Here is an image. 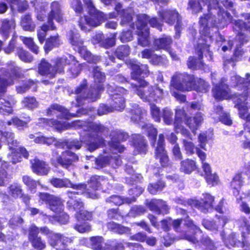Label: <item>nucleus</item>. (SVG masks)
Returning a JSON list of instances; mask_svg holds the SVG:
<instances>
[{
  "label": "nucleus",
  "mask_w": 250,
  "mask_h": 250,
  "mask_svg": "<svg viewBox=\"0 0 250 250\" xmlns=\"http://www.w3.org/2000/svg\"><path fill=\"white\" fill-rule=\"evenodd\" d=\"M200 1L205 4H207L208 2V8L209 12L211 9L216 11L217 8L219 9L218 20H214V17L211 16L213 12L208 15H204L203 17H201L199 21L201 26L200 31L203 39L199 40L197 48L199 60L197 61L196 59L190 57L189 58L188 62V67L193 69L203 68V63L200 61L203 58V53H208L209 59L210 60L212 59V54L209 51V44H208L212 40V36L210 35V33L208 32L209 27L214 26L217 28H223L232 20L230 14L220 8V3L217 0H200Z\"/></svg>",
  "instance_id": "1"
},
{
  "label": "nucleus",
  "mask_w": 250,
  "mask_h": 250,
  "mask_svg": "<svg viewBox=\"0 0 250 250\" xmlns=\"http://www.w3.org/2000/svg\"><path fill=\"white\" fill-rule=\"evenodd\" d=\"M129 66L132 69L131 78L136 80L137 83L131 84L132 88L137 94L144 101L156 102L162 99L163 90L157 85L147 86V83L142 78L147 76L149 73L146 64L139 65L135 62L131 61Z\"/></svg>",
  "instance_id": "2"
},
{
  "label": "nucleus",
  "mask_w": 250,
  "mask_h": 250,
  "mask_svg": "<svg viewBox=\"0 0 250 250\" xmlns=\"http://www.w3.org/2000/svg\"><path fill=\"white\" fill-rule=\"evenodd\" d=\"M161 223L162 228L165 231L169 230L170 226L172 225L175 231H183L184 234L182 238L186 239L193 244L198 243L200 240L207 247V250H215L216 249L211 240L207 236H202V232L200 229L194 225L188 217L185 219L174 220L169 218L162 220Z\"/></svg>",
  "instance_id": "3"
},
{
  "label": "nucleus",
  "mask_w": 250,
  "mask_h": 250,
  "mask_svg": "<svg viewBox=\"0 0 250 250\" xmlns=\"http://www.w3.org/2000/svg\"><path fill=\"white\" fill-rule=\"evenodd\" d=\"M7 67L0 68V113L3 115L12 113V107L16 103L13 96L4 97L7 86L13 84L21 75L20 68L15 62L8 63Z\"/></svg>",
  "instance_id": "4"
},
{
  "label": "nucleus",
  "mask_w": 250,
  "mask_h": 250,
  "mask_svg": "<svg viewBox=\"0 0 250 250\" xmlns=\"http://www.w3.org/2000/svg\"><path fill=\"white\" fill-rule=\"evenodd\" d=\"M209 85L204 80L195 78L186 73H176L172 77L170 89L171 94L181 102L186 101V97L175 90L188 91L195 90L205 93L208 91Z\"/></svg>",
  "instance_id": "5"
},
{
  "label": "nucleus",
  "mask_w": 250,
  "mask_h": 250,
  "mask_svg": "<svg viewBox=\"0 0 250 250\" xmlns=\"http://www.w3.org/2000/svg\"><path fill=\"white\" fill-rule=\"evenodd\" d=\"M66 64L74 65V68L71 67L68 71L70 73L69 77H77L81 70V66L78 64V62L75 60V58L70 54H68L67 56L57 58L54 67H53L45 60H42L39 65L38 72L42 75L52 78L55 77L57 73H61L62 72L64 66Z\"/></svg>",
  "instance_id": "6"
},
{
  "label": "nucleus",
  "mask_w": 250,
  "mask_h": 250,
  "mask_svg": "<svg viewBox=\"0 0 250 250\" xmlns=\"http://www.w3.org/2000/svg\"><path fill=\"white\" fill-rule=\"evenodd\" d=\"M93 76L94 78V84L93 87L87 93L86 88L87 81L84 79L81 84L77 87L75 90V94L78 95L77 97V104H81V99H89L91 101H96L99 98L100 93L103 91V83L105 81V76L103 73L100 68L98 67L93 69Z\"/></svg>",
  "instance_id": "7"
},
{
  "label": "nucleus",
  "mask_w": 250,
  "mask_h": 250,
  "mask_svg": "<svg viewBox=\"0 0 250 250\" xmlns=\"http://www.w3.org/2000/svg\"><path fill=\"white\" fill-rule=\"evenodd\" d=\"M84 130L86 132L83 135H81V141L86 144L90 151L96 150L104 144L103 138L98 134L107 132L106 127L100 123L89 122Z\"/></svg>",
  "instance_id": "8"
},
{
  "label": "nucleus",
  "mask_w": 250,
  "mask_h": 250,
  "mask_svg": "<svg viewBox=\"0 0 250 250\" xmlns=\"http://www.w3.org/2000/svg\"><path fill=\"white\" fill-rule=\"evenodd\" d=\"M203 120L204 118L201 112L197 113L193 119L191 118H188L184 109H177L176 110L175 113V120L174 123V128L177 133H181L184 136L189 137L191 139L189 132L183 125L184 121L192 132L194 133L195 130L201 125Z\"/></svg>",
  "instance_id": "9"
},
{
  "label": "nucleus",
  "mask_w": 250,
  "mask_h": 250,
  "mask_svg": "<svg viewBox=\"0 0 250 250\" xmlns=\"http://www.w3.org/2000/svg\"><path fill=\"white\" fill-rule=\"evenodd\" d=\"M230 84L232 86L238 88H244V92L238 94L239 97L235 101V106L238 109L240 117L247 121L246 126H250V114L247 115L248 108L245 104L248 95V90L250 89V81L245 82L244 78L237 75L231 76L230 79Z\"/></svg>",
  "instance_id": "10"
},
{
  "label": "nucleus",
  "mask_w": 250,
  "mask_h": 250,
  "mask_svg": "<svg viewBox=\"0 0 250 250\" xmlns=\"http://www.w3.org/2000/svg\"><path fill=\"white\" fill-rule=\"evenodd\" d=\"M86 6L90 17H81L79 21V25L81 30L87 32L90 30V27H96L101 22L107 19V16L97 10L94 5L92 0H83Z\"/></svg>",
  "instance_id": "11"
},
{
  "label": "nucleus",
  "mask_w": 250,
  "mask_h": 250,
  "mask_svg": "<svg viewBox=\"0 0 250 250\" xmlns=\"http://www.w3.org/2000/svg\"><path fill=\"white\" fill-rule=\"evenodd\" d=\"M107 90L112 97L113 103L112 106L106 104H102L98 109L99 115H103L113 111L114 110L121 111L125 107L124 98L121 95L126 93V90L122 87H114L111 85H108Z\"/></svg>",
  "instance_id": "12"
},
{
  "label": "nucleus",
  "mask_w": 250,
  "mask_h": 250,
  "mask_svg": "<svg viewBox=\"0 0 250 250\" xmlns=\"http://www.w3.org/2000/svg\"><path fill=\"white\" fill-rule=\"evenodd\" d=\"M131 120L132 121L137 124H139L142 128L145 129L147 132V136L151 140V144L152 146L154 145V141L156 137L157 131L153 125L151 124L144 123L142 121L143 119L144 113L138 105L135 104L133 108L131 109Z\"/></svg>",
  "instance_id": "13"
},
{
  "label": "nucleus",
  "mask_w": 250,
  "mask_h": 250,
  "mask_svg": "<svg viewBox=\"0 0 250 250\" xmlns=\"http://www.w3.org/2000/svg\"><path fill=\"white\" fill-rule=\"evenodd\" d=\"M137 19L136 26L138 30V44L143 47L147 46L150 44V37L149 29L146 26V16L145 14L139 15Z\"/></svg>",
  "instance_id": "14"
},
{
  "label": "nucleus",
  "mask_w": 250,
  "mask_h": 250,
  "mask_svg": "<svg viewBox=\"0 0 250 250\" xmlns=\"http://www.w3.org/2000/svg\"><path fill=\"white\" fill-rule=\"evenodd\" d=\"M67 196L69 200L67 201V204L69 207H73L74 210L77 211L76 217L79 221L89 220L92 218L91 213L82 209L83 207V203L79 199L74 198L75 192H68Z\"/></svg>",
  "instance_id": "15"
},
{
  "label": "nucleus",
  "mask_w": 250,
  "mask_h": 250,
  "mask_svg": "<svg viewBox=\"0 0 250 250\" xmlns=\"http://www.w3.org/2000/svg\"><path fill=\"white\" fill-rule=\"evenodd\" d=\"M159 16L167 23L172 25L176 21V24L175 26L176 30V37H180V31L182 28L181 18L177 11L175 10H168L161 11L158 12Z\"/></svg>",
  "instance_id": "16"
},
{
  "label": "nucleus",
  "mask_w": 250,
  "mask_h": 250,
  "mask_svg": "<svg viewBox=\"0 0 250 250\" xmlns=\"http://www.w3.org/2000/svg\"><path fill=\"white\" fill-rule=\"evenodd\" d=\"M50 183L54 187L57 188H70L75 190V195L77 194H82L83 192L85 187L82 183L78 184H73L68 178H52L50 180ZM68 192H70L68 191Z\"/></svg>",
  "instance_id": "17"
},
{
  "label": "nucleus",
  "mask_w": 250,
  "mask_h": 250,
  "mask_svg": "<svg viewBox=\"0 0 250 250\" xmlns=\"http://www.w3.org/2000/svg\"><path fill=\"white\" fill-rule=\"evenodd\" d=\"M246 21L239 20L235 21L233 29L235 30L237 35L236 36L237 40H239L240 44L241 45L245 42H247L249 39L246 36L243 31H248L250 32V14H246L245 15Z\"/></svg>",
  "instance_id": "18"
},
{
  "label": "nucleus",
  "mask_w": 250,
  "mask_h": 250,
  "mask_svg": "<svg viewBox=\"0 0 250 250\" xmlns=\"http://www.w3.org/2000/svg\"><path fill=\"white\" fill-rule=\"evenodd\" d=\"M203 202L195 199H190L187 203L192 208H197L203 212H207L212 208L214 198L208 193L203 194Z\"/></svg>",
  "instance_id": "19"
},
{
  "label": "nucleus",
  "mask_w": 250,
  "mask_h": 250,
  "mask_svg": "<svg viewBox=\"0 0 250 250\" xmlns=\"http://www.w3.org/2000/svg\"><path fill=\"white\" fill-rule=\"evenodd\" d=\"M82 113H81L79 111L77 113H70L68 111L63 107L58 104H54L50 106L48 109L47 113L48 115L54 116L55 115L57 117L60 118H64L65 119H69L72 117H76L79 116L80 114H85L86 112L82 109Z\"/></svg>",
  "instance_id": "20"
},
{
  "label": "nucleus",
  "mask_w": 250,
  "mask_h": 250,
  "mask_svg": "<svg viewBox=\"0 0 250 250\" xmlns=\"http://www.w3.org/2000/svg\"><path fill=\"white\" fill-rule=\"evenodd\" d=\"M111 136H112V142L110 147L112 152L116 153L117 152L124 151L125 147L120 144L119 142L126 140L128 136L127 134L120 130H116L113 132Z\"/></svg>",
  "instance_id": "21"
},
{
  "label": "nucleus",
  "mask_w": 250,
  "mask_h": 250,
  "mask_svg": "<svg viewBox=\"0 0 250 250\" xmlns=\"http://www.w3.org/2000/svg\"><path fill=\"white\" fill-rule=\"evenodd\" d=\"M89 245L93 250H123L124 246L122 243L118 244L116 248L105 245L103 247L104 239L102 236H93L89 238Z\"/></svg>",
  "instance_id": "22"
},
{
  "label": "nucleus",
  "mask_w": 250,
  "mask_h": 250,
  "mask_svg": "<svg viewBox=\"0 0 250 250\" xmlns=\"http://www.w3.org/2000/svg\"><path fill=\"white\" fill-rule=\"evenodd\" d=\"M17 147L12 146L9 147L10 152L7 154V158L8 160L13 164L21 161V155L25 158H27L29 155L28 152L24 147L22 146Z\"/></svg>",
  "instance_id": "23"
},
{
  "label": "nucleus",
  "mask_w": 250,
  "mask_h": 250,
  "mask_svg": "<svg viewBox=\"0 0 250 250\" xmlns=\"http://www.w3.org/2000/svg\"><path fill=\"white\" fill-rule=\"evenodd\" d=\"M164 136L162 134L159 135V139L155 149V156L159 159L160 162L163 167L167 166L168 160L166 151L165 150Z\"/></svg>",
  "instance_id": "24"
},
{
  "label": "nucleus",
  "mask_w": 250,
  "mask_h": 250,
  "mask_svg": "<svg viewBox=\"0 0 250 250\" xmlns=\"http://www.w3.org/2000/svg\"><path fill=\"white\" fill-rule=\"evenodd\" d=\"M95 163L98 168H102L108 164L115 168L121 165L122 161L119 155L115 154L110 157L105 156H99L95 160Z\"/></svg>",
  "instance_id": "25"
},
{
  "label": "nucleus",
  "mask_w": 250,
  "mask_h": 250,
  "mask_svg": "<svg viewBox=\"0 0 250 250\" xmlns=\"http://www.w3.org/2000/svg\"><path fill=\"white\" fill-rule=\"evenodd\" d=\"M224 79L216 84L212 89L213 96L218 100H222L229 98V89L228 85L224 83Z\"/></svg>",
  "instance_id": "26"
},
{
  "label": "nucleus",
  "mask_w": 250,
  "mask_h": 250,
  "mask_svg": "<svg viewBox=\"0 0 250 250\" xmlns=\"http://www.w3.org/2000/svg\"><path fill=\"white\" fill-rule=\"evenodd\" d=\"M146 205L151 210L158 214H165L168 212V207L162 200L152 199L150 201L146 200Z\"/></svg>",
  "instance_id": "27"
},
{
  "label": "nucleus",
  "mask_w": 250,
  "mask_h": 250,
  "mask_svg": "<svg viewBox=\"0 0 250 250\" xmlns=\"http://www.w3.org/2000/svg\"><path fill=\"white\" fill-rule=\"evenodd\" d=\"M83 184L85 186V188L81 194H83L86 197L92 199L96 198L98 197L96 191L98 189L101 185L98 177H92L88 182V188L84 184Z\"/></svg>",
  "instance_id": "28"
},
{
  "label": "nucleus",
  "mask_w": 250,
  "mask_h": 250,
  "mask_svg": "<svg viewBox=\"0 0 250 250\" xmlns=\"http://www.w3.org/2000/svg\"><path fill=\"white\" fill-rule=\"evenodd\" d=\"M78 157L72 152L66 150L56 158L57 162L63 167L67 168L73 162L77 161Z\"/></svg>",
  "instance_id": "29"
},
{
  "label": "nucleus",
  "mask_w": 250,
  "mask_h": 250,
  "mask_svg": "<svg viewBox=\"0 0 250 250\" xmlns=\"http://www.w3.org/2000/svg\"><path fill=\"white\" fill-rule=\"evenodd\" d=\"M51 10L48 15V23L53 22V20H55L59 23H62L63 18L61 9V5L58 1L52 2L50 6Z\"/></svg>",
  "instance_id": "30"
},
{
  "label": "nucleus",
  "mask_w": 250,
  "mask_h": 250,
  "mask_svg": "<svg viewBox=\"0 0 250 250\" xmlns=\"http://www.w3.org/2000/svg\"><path fill=\"white\" fill-rule=\"evenodd\" d=\"M122 5L118 3L116 5L115 9L121 18V24L125 25L129 23L132 20V16L134 15V11L132 8H128L126 9L121 10Z\"/></svg>",
  "instance_id": "31"
},
{
  "label": "nucleus",
  "mask_w": 250,
  "mask_h": 250,
  "mask_svg": "<svg viewBox=\"0 0 250 250\" xmlns=\"http://www.w3.org/2000/svg\"><path fill=\"white\" fill-rule=\"evenodd\" d=\"M216 219V220L214 221L204 219L202 224L206 229L216 231L219 228H222L225 226L227 222V218L225 217H222Z\"/></svg>",
  "instance_id": "32"
},
{
  "label": "nucleus",
  "mask_w": 250,
  "mask_h": 250,
  "mask_svg": "<svg viewBox=\"0 0 250 250\" xmlns=\"http://www.w3.org/2000/svg\"><path fill=\"white\" fill-rule=\"evenodd\" d=\"M172 40L171 37L164 35L162 38L155 39L153 41V46L156 50L163 49L169 51L170 49Z\"/></svg>",
  "instance_id": "33"
},
{
  "label": "nucleus",
  "mask_w": 250,
  "mask_h": 250,
  "mask_svg": "<svg viewBox=\"0 0 250 250\" xmlns=\"http://www.w3.org/2000/svg\"><path fill=\"white\" fill-rule=\"evenodd\" d=\"M31 163L33 172L39 175H47L50 170L48 165L42 161L35 159Z\"/></svg>",
  "instance_id": "34"
},
{
  "label": "nucleus",
  "mask_w": 250,
  "mask_h": 250,
  "mask_svg": "<svg viewBox=\"0 0 250 250\" xmlns=\"http://www.w3.org/2000/svg\"><path fill=\"white\" fill-rule=\"evenodd\" d=\"M29 139H34L36 143L43 144L47 145L54 144L58 147H63V144L57 141L53 137H46L44 136H37L35 137L34 134H30L29 135Z\"/></svg>",
  "instance_id": "35"
},
{
  "label": "nucleus",
  "mask_w": 250,
  "mask_h": 250,
  "mask_svg": "<svg viewBox=\"0 0 250 250\" xmlns=\"http://www.w3.org/2000/svg\"><path fill=\"white\" fill-rule=\"evenodd\" d=\"M16 26L14 20H4L2 21L0 28V33L5 38L9 37L10 34L13 32Z\"/></svg>",
  "instance_id": "36"
},
{
  "label": "nucleus",
  "mask_w": 250,
  "mask_h": 250,
  "mask_svg": "<svg viewBox=\"0 0 250 250\" xmlns=\"http://www.w3.org/2000/svg\"><path fill=\"white\" fill-rule=\"evenodd\" d=\"M133 143L135 149L140 153H146L147 150L146 142L144 138L139 134L133 136Z\"/></svg>",
  "instance_id": "37"
},
{
  "label": "nucleus",
  "mask_w": 250,
  "mask_h": 250,
  "mask_svg": "<svg viewBox=\"0 0 250 250\" xmlns=\"http://www.w3.org/2000/svg\"><path fill=\"white\" fill-rule=\"evenodd\" d=\"M80 55L85 60L89 62L97 63L100 60V57L97 56H93L90 52H89L86 48L81 45L79 48H77Z\"/></svg>",
  "instance_id": "38"
},
{
  "label": "nucleus",
  "mask_w": 250,
  "mask_h": 250,
  "mask_svg": "<svg viewBox=\"0 0 250 250\" xmlns=\"http://www.w3.org/2000/svg\"><path fill=\"white\" fill-rule=\"evenodd\" d=\"M107 202L112 203L116 206H120L123 204H131L135 202L134 198L125 197L122 198L118 195H112L106 200Z\"/></svg>",
  "instance_id": "39"
},
{
  "label": "nucleus",
  "mask_w": 250,
  "mask_h": 250,
  "mask_svg": "<svg viewBox=\"0 0 250 250\" xmlns=\"http://www.w3.org/2000/svg\"><path fill=\"white\" fill-rule=\"evenodd\" d=\"M7 193L10 197L14 199L21 197L22 195V189L21 185L17 183L10 185L7 188Z\"/></svg>",
  "instance_id": "40"
},
{
  "label": "nucleus",
  "mask_w": 250,
  "mask_h": 250,
  "mask_svg": "<svg viewBox=\"0 0 250 250\" xmlns=\"http://www.w3.org/2000/svg\"><path fill=\"white\" fill-rule=\"evenodd\" d=\"M197 168L196 162L191 159H186L181 162L180 171L186 174H190Z\"/></svg>",
  "instance_id": "41"
},
{
  "label": "nucleus",
  "mask_w": 250,
  "mask_h": 250,
  "mask_svg": "<svg viewBox=\"0 0 250 250\" xmlns=\"http://www.w3.org/2000/svg\"><path fill=\"white\" fill-rule=\"evenodd\" d=\"M39 124L42 125V124H43V126L47 125L54 127L55 128L59 131H61L65 128V125L64 124L61 122H58L54 120H48L45 118H41L39 119Z\"/></svg>",
  "instance_id": "42"
},
{
  "label": "nucleus",
  "mask_w": 250,
  "mask_h": 250,
  "mask_svg": "<svg viewBox=\"0 0 250 250\" xmlns=\"http://www.w3.org/2000/svg\"><path fill=\"white\" fill-rule=\"evenodd\" d=\"M61 42L58 35L50 37L45 42L44 49L47 54L55 47H58L61 44Z\"/></svg>",
  "instance_id": "43"
},
{
  "label": "nucleus",
  "mask_w": 250,
  "mask_h": 250,
  "mask_svg": "<svg viewBox=\"0 0 250 250\" xmlns=\"http://www.w3.org/2000/svg\"><path fill=\"white\" fill-rule=\"evenodd\" d=\"M49 208L51 210L55 212H61L63 210V206L61 200L56 196H54L51 198L50 202H49Z\"/></svg>",
  "instance_id": "44"
},
{
  "label": "nucleus",
  "mask_w": 250,
  "mask_h": 250,
  "mask_svg": "<svg viewBox=\"0 0 250 250\" xmlns=\"http://www.w3.org/2000/svg\"><path fill=\"white\" fill-rule=\"evenodd\" d=\"M55 29V26L53 25V22L49 24H43L41 28L38 30V38L40 43H42L44 41V38L46 36V32L49 30H54Z\"/></svg>",
  "instance_id": "45"
},
{
  "label": "nucleus",
  "mask_w": 250,
  "mask_h": 250,
  "mask_svg": "<svg viewBox=\"0 0 250 250\" xmlns=\"http://www.w3.org/2000/svg\"><path fill=\"white\" fill-rule=\"evenodd\" d=\"M243 180L242 174H236L233 178L231 182V187L233 189V194L234 195H237L239 193V189L242 185Z\"/></svg>",
  "instance_id": "46"
},
{
  "label": "nucleus",
  "mask_w": 250,
  "mask_h": 250,
  "mask_svg": "<svg viewBox=\"0 0 250 250\" xmlns=\"http://www.w3.org/2000/svg\"><path fill=\"white\" fill-rule=\"evenodd\" d=\"M36 2L35 6L37 18L39 21H43L46 16V8L47 4L46 2L42 3L41 4L38 3L37 1Z\"/></svg>",
  "instance_id": "47"
},
{
  "label": "nucleus",
  "mask_w": 250,
  "mask_h": 250,
  "mask_svg": "<svg viewBox=\"0 0 250 250\" xmlns=\"http://www.w3.org/2000/svg\"><path fill=\"white\" fill-rule=\"evenodd\" d=\"M125 171L130 176L126 177V182L129 184H133V181H136L140 180V177L141 175L139 174H134V170L131 166L127 164L125 166Z\"/></svg>",
  "instance_id": "48"
},
{
  "label": "nucleus",
  "mask_w": 250,
  "mask_h": 250,
  "mask_svg": "<svg viewBox=\"0 0 250 250\" xmlns=\"http://www.w3.org/2000/svg\"><path fill=\"white\" fill-rule=\"evenodd\" d=\"M69 41L75 50L79 48L83 44V41L80 38V36L78 33L71 32L70 34Z\"/></svg>",
  "instance_id": "49"
},
{
  "label": "nucleus",
  "mask_w": 250,
  "mask_h": 250,
  "mask_svg": "<svg viewBox=\"0 0 250 250\" xmlns=\"http://www.w3.org/2000/svg\"><path fill=\"white\" fill-rule=\"evenodd\" d=\"M22 181L28 187L29 189L32 193L35 192V189L38 184L41 185L42 188H43V187L40 184L39 181H36L27 175L22 177Z\"/></svg>",
  "instance_id": "50"
},
{
  "label": "nucleus",
  "mask_w": 250,
  "mask_h": 250,
  "mask_svg": "<svg viewBox=\"0 0 250 250\" xmlns=\"http://www.w3.org/2000/svg\"><path fill=\"white\" fill-rule=\"evenodd\" d=\"M22 105L29 109H33L38 107V102L34 97H26L21 101Z\"/></svg>",
  "instance_id": "51"
},
{
  "label": "nucleus",
  "mask_w": 250,
  "mask_h": 250,
  "mask_svg": "<svg viewBox=\"0 0 250 250\" xmlns=\"http://www.w3.org/2000/svg\"><path fill=\"white\" fill-rule=\"evenodd\" d=\"M21 25L26 31H33L35 28V25L32 22L31 16L29 15H25L22 18Z\"/></svg>",
  "instance_id": "52"
},
{
  "label": "nucleus",
  "mask_w": 250,
  "mask_h": 250,
  "mask_svg": "<svg viewBox=\"0 0 250 250\" xmlns=\"http://www.w3.org/2000/svg\"><path fill=\"white\" fill-rule=\"evenodd\" d=\"M0 135L5 139L8 145L12 146H17L19 142L14 140V135L11 132L0 131Z\"/></svg>",
  "instance_id": "53"
},
{
  "label": "nucleus",
  "mask_w": 250,
  "mask_h": 250,
  "mask_svg": "<svg viewBox=\"0 0 250 250\" xmlns=\"http://www.w3.org/2000/svg\"><path fill=\"white\" fill-rule=\"evenodd\" d=\"M20 39L32 52L36 54L38 53L39 47L35 44L32 38L21 36Z\"/></svg>",
  "instance_id": "54"
},
{
  "label": "nucleus",
  "mask_w": 250,
  "mask_h": 250,
  "mask_svg": "<svg viewBox=\"0 0 250 250\" xmlns=\"http://www.w3.org/2000/svg\"><path fill=\"white\" fill-rule=\"evenodd\" d=\"M31 87H34V89L37 87V82L29 80L26 81L23 85L17 87V91L19 93H23Z\"/></svg>",
  "instance_id": "55"
},
{
  "label": "nucleus",
  "mask_w": 250,
  "mask_h": 250,
  "mask_svg": "<svg viewBox=\"0 0 250 250\" xmlns=\"http://www.w3.org/2000/svg\"><path fill=\"white\" fill-rule=\"evenodd\" d=\"M129 54V47L127 45H122L117 48L115 54L118 58L122 60Z\"/></svg>",
  "instance_id": "56"
},
{
  "label": "nucleus",
  "mask_w": 250,
  "mask_h": 250,
  "mask_svg": "<svg viewBox=\"0 0 250 250\" xmlns=\"http://www.w3.org/2000/svg\"><path fill=\"white\" fill-rule=\"evenodd\" d=\"M17 54L21 60L28 62L32 61L33 58L28 52L19 47L17 48Z\"/></svg>",
  "instance_id": "57"
},
{
  "label": "nucleus",
  "mask_w": 250,
  "mask_h": 250,
  "mask_svg": "<svg viewBox=\"0 0 250 250\" xmlns=\"http://www.w3.org/2000/svg\"><path fill=\"white\" fill-rule=\"evenodd\" d=\"M146 211L145 208L141 206H135L132 207L128 215L130 217H135L144 214Z\"/></svg>",
  "instance_id": "58"
},
{
  "label": "nucleus",
  "mask_w": 250,
  "mask_h": 250,
  "mask_svg": "<svg viewBox=\"0 0 250 250\" xmlns=\"http://www.w3.org/2000/svg\"><path fill=\"white\" fill-rule=\"evenodd\" d=\"M149 62L154 65H165L167 62V60L165 56H158L154 54L153 57Z\"/></svg>",
  "instance_id": "59"
},
{
  "label": "nucleus",
  "mask_w": 250,
  "mask_h": 250,
  "mask_svg": "<svg viewBox=\"0 0 250 250\" xmlns=\"http://www.w3.org/2000/svg\"><path fill=\"white\" fill-rule=\"evenodd\" d=\"M183 144V147L188 154H193L195 152V150H196L197 148L195 147L194 145L191 141L184 139Z\"/></svg>",
  "instance_id": "60"
},
{
  "label": "nucleus",
  "mask_w": 250,
  "mask_h": 250,
  "mask_svg": "<svg viewBox=\"0 0 250 250\" xmlns=\"http://www.w3.org/2000/svg\"><path fill=\"white\" fill-rule=\"evenodd\" d=\"M164 187V183L159 181L158 184H150L148 187V190L151 194H155L158 191L162 190Z\"/></svg>",
  "instance_id": "61"
},
{
  "label": "nucleus",
  "mask_w": 250,
  "mask_h": 250,
  "mask_svg": "<svg viewBox=\"0 0 250 250\" xmlns=\"http://www.w3.org/2000/svg\"><path fill=\"white\" fill-rule=\"evenodd\" d=\"M188 9L190 10L192 13H197L201 10L200 3L196 0H190L188 2Z\"/></svg>",
  "instance_id": "62"
},
{
  "label": "nucleus",
  "mask_w": 250,
  "mask_h": 250,
  "mask_svg": "<svg viewBox=\"0 0 250 250\" xmlns=\"http://www.w3.org/2000/svg\"><path fill=\"white\" fill-rule=\"evenodd\" d=\"M74 228L80 233L88 232L91 230V226L87 223L80 225L77 224L75 225Z\"/></svg>",
  "instance_id": "63"
},
{
  "label": "nucleus",
  "mask_w": 250,
  "mask_h": 250,
  "mask_svg": "<svg viewBox=\"0 0 250 250\" xmlns=\"http://www.w3.org/2000/svg\"><path fill=\"white\" fill-rule=\"evenodd\" d=\"M205 178L207 183L211 186L217 184L219 181L218 177L215 173L212 174L211 173L205 176Z\"/></svg>",
  "instance_id": "64"
}]
</instances>
